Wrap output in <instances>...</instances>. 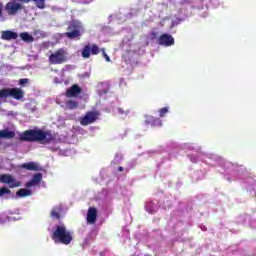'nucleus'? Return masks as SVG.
<instances>
[{
  "label": "nucleus",
  "instance_id": "dca6fc26",
  "mask_svg": "<svg viewBox=\"0 0 256 256\" xmlns=\"http://www.w3.org/2000/svg\"><path fill=\"white\" fill-rule=\"evenodd\" d=\"M15 137V132L9 129L0 130V139H13Z\"/></svg>",
  "mask_w": 256,
  "mask_h": 256
},
{
  "label": "nucleus",
  "instance_id": "9d476101",
  "mask_svg": "<svg viewBox=\"0 0 256 256\" xmlns=\"http://www.w3.org/2000/svg\"><path fill=\"white\" fill-rule=\"evenodd\" d=\"M81 93H83L81 87H79V85L77 84H73L70 88L66 90L65 96L68 98L77 97L81 95Z\"/></svg>",
  "mask_w": 256,
  "mask_h": 256
},
{
  "label": "nucleus",
  "instance_id": "423d86ee",
  "mask_svg": "<svg viewBox=\"0 0 256 256\" xmlns=\"http://www.w3.org/2000/svg\"><path fill=\"white\" fill-rule=\"evenodd\" d=\"M4 9H5L7 15H9L10 17H13V16L17 15L19 13V11H21L23 9V4L17 3L15 1H10V2L6 3Z\"/></svg>",
  "mask_w": 256,
  "mask_h": 256
},
{
  "label": "nucleus",
  "instance_id": "cd10ccee",
  "mask_svg": "<svg viewBox=\"0 0 256 256\" xmlns=\"http://www.w3.org/2000/svg\"><path fill=\"white\" fill-rule=\"evenodd\" d=\"M150 35H151L152 39H157L159 33H157V32H151Z\"/></svg>",
  "mask_w": 256,
  "mask_h": 256
},
{
  "label": "nucleus",
  "instance_id": "f03ea898",
  "mask_svg": "<svg viewBox=\"0 0 256 256\" xmlns=\"http://www.w3.org/2000/svg\"><path fill=\"white\" fill-rule=\"evenodd\" d=\"M54 243H61L62 245H71L73 241V232L67 229V226L60 223L54 227V231L51 235Z\"/></svg>",
  "mask_w": 256,
  "mask_h": 256
},
{
  "label": "nucleus",
  "instance_id": "39448f33",
  "mask_svg": "<svg viewBox=\"0 0 256 256\" xmlns=\"http://www.w3.org/2000/svg\"><path fill=\"white\" fill-rule=\"evenodd\" d=\"M83 29V25L81 22L77 20H72L68 27L67 31L65 32L64 35L67 37V39H77L81 37V30Z\"/></svg>",
  "mask_w": 256,
  "mask_h": 256
},
{
  "label": "nucleus",
  "instance_id": "ddd939ff",
  "mask_svg": "<svg viewBox=\"0 0 256 256\" xmlns=\"http://www.w3.org/2000/svg\"><path fill=\"white\" fill-rule=\"evenodd\" d=\"M19 34L13 32L11 30L2 31L1 39L4 41H13V39H17Z\"/></svg>",
  "mask_w": 256,
  "mask_h": 256
},
{
  "label": "nucleus",
  "instance_id": "393cba45",
  "mask_svg": "<svg viewBox=\"0 0 256 256\" xmlns=\"http://www.w3.org/2000/svg\"><path fill=\"white\" fill-rule=\"evenodd\" d=\"M167 113H169V108H167V107H164V108L159 110L160 117H163L164 115H167Z\"/></svg>",
  "mask_w": 256,
  "mask_h": 256
},
{
  "label": "nucleus",
  "instance_id": "0eeeda50",
  "mask_svg": "<svg viewBox=\"0 0 256 256\" xmlns=\"http://www.w3.org/2000/svg\"><path fill=\"white\" fill-rule=\"evenodd\" d=\"M99 53H101V49H99V46H97L96 44H87L82 50V57L84 59H89L91 55H99Z\"/></svg>",
  "mask_w": 256,
  "mask_h": 256
},
{
  "label": "nucleus",
  "instance_id": "c85d7f7f",
  "mask_svg": "<svg viewBox=\"0 0 256 256\" xmlns=\"http://www.w3.org/2000/svg\"><path fill=\"white\" fill-rule=\"evenodd\" d=\"M20 3H31V0H20Z\"/></svg>",
  "mask_w": 256,
  "mask_h": 256
},
{
  "label": "nucleus",
  "instance_id": "2f4dec72",
  "mask_svg": "<svg viewBox=\"0 0 256 256\" xmlns=\"http://www.w3.org/2000/svg\"><path fill=\"white\" fill-rule=\"evenodd\" d=\"M144 256H151V255H149V254H146V255H144Z\"/></svg>",
  "mask_w": 256,
  "mask_h": 256
},
{
  "label": "nucleus",
  "instance_id": "6ab92c4d",
  "mask_svg": "<svg viewBox=\"0 0 256 256\" xmlns=\"http://www.w3.org/2000/svg\"><path fill=\"white\" fill-rule=\"evenodd\" d=\"M20 38L25 43H33L35 41V38L31 34H29L28 32L21 33Z\"/></svg>",
  "mask_w": 256,
  "mask_h": 256
},
{
  "label": "nucleus",
  "instance_id": "bb28decb",
  "mask_svg": "<svg viewBox=\"0 0 256 256\" xmlns=\"http://www.w3.org/2000/svg\"><path fill=\"white\" fill-rule=\"evenodd\" d=\"M25 83H29V79L23 78L19 80V85H25Z\"/></svg>",
  "mask_w": 256,
  "mask_h": 256
},
{
  "label": "nucleus",
  "instance_id": "2eb2a0df",
  "mask_svg": "<svg viewBox=\"0 0 256 256\" xmlns=\"http://www.w3.org/2000/svg\"><path fill=\"white\" fill-rule=\"evenodd\" d=\"M145 124L148 127H159L161 126V119L155 118L153 116H148L145 120Z\"/></svg>",
  "mask_w": 256,
  "mask_h": 256
},
{
  "label": "nucleus",
  "instance_id": "a211bd4d",
  "mask_svg": "<svg viewBox=\"0 0 256 256\" xmlns=\"http://www.w3.org/2000/svg\"><path fill=\"white\" fill-rule=\"evenodd\" d=\"M2 197H5V199H11V189L7 186L0 188V199H2Z\"/></svg>",
  "mask_w": 256,
  "mask_h": 256
},
{
  "label": "nucleus",
  "instance_id": "a878e982",
  "mask_svg": "<svg viewBox=\"0 0 256 256\" xmlns=\"http://www.w3.org/2000/svg\"><path fill=\"white\" fill-rule=\"evenodd\" d=\"M101 51H102L103 57H104V59H106L107 63H111V58L109 57V55H107V53H105V48H102Z\"/></svg>",
  "mask_w": 256,
  "mask_h": 256
},
{
  "label": "nucleus",
  "instance_id": "f3484780",
  "mask_svg": "<svg viewBox=\"0 0 256 256\" xmlns=\"http://www.w3.org/2000/svg\"><path fill=\"white\" fill-rule=\"evenodd\" d=\"M33 195V192L29 189L21 188L16 192V197H31Z\"/></svg>",
  "mask_w": 256,
  "mask_h": 256
},
{
  "label": "nucleus",
  "instance_id": "4be33fe9",
  "mask_svg": "<svg viewBox=\"0 0 256 256\" xmlns=\"http://www.w3.org/2000/svg\"><path fill=\"white\" fill-rule=\"evenodd\" d=\"M12 179H13V176L9 174L0 175V183H6L7 185H9V183L12 182Z\"/></svg>",
  "mask_w": 256,
  "mask_h": 256
},
{
  "label": "nucleus",
  "instance_id": "6e6552de",
  "mask_svg": "<svg viewBox=\"0 0 256 256\" xmlns=\"http://www.w3.org/2000/svg\"><path fill=\"white\" fill-rule=\"evenodd\" d=\"M99 118V112L97 111H88L84 117L80 119V124L83 126L91 125L95 123Z\"/></svg>",
  "mask_w": 256,
  "mask_h": 256
},
{
  "label": "nucleus",
  "instance_id": "c756f323",
  "mask_svg": "<svg viewBox=\"0 0 256 256\" xmlns=\"http://www.w3.org/2000/svg\"><path fill=\"white\" fill-rule=\"evenodd\" d=\"M118 171H120V172H121V171H124L123 167H121V166L118 167Z\"/></svg>",
  "mask_w": 256,
  "mask_h": 256
},
{
  "label": "nucleus",
  "instance_id": "f257e3e1",
  "mask_svg": "<svg viewBox=\"0 0 256 256\" xmlns=\"http://www.w3.org/2000/svg\"><path fill=\"white\" fill-rule=\"evenodd\" d=\"M20 141L26 143H40V145H51L57 141V136L51 130L29 129L19 136Z\"/></svg>",
  "mask_w": 256,
  "mask_h": 256
},
{
  "label": "nucleus",
  "instance_id": "412c9836",
  "mask_svg": "<svg viewBox=\"0 0 256 256\" xmlns=\"http://www.w3.org/2000/svg\"><path fill=\"white\" fill-rule=\"evenodd\" d=\"M66 109H69L72 111L73 109H77L79 107V102H76L74 100H68L65 104Z\"/></svg>",
  "mask_w": 256,
  "mask_h": 256
},
{
  "label": "nucleus",
  "instance_id": "aec40b11",
  "mask_svg": "<svg viewBox=\"0 0 256 256\" xmlns=\"http://www.w3.org/2000/svg\"><path fill=\"white\" fill-rule=\"evenodd\" d=\"M61 211H62L61 206H57L53 208L50 213L52 219H61Z\"/></svg>",
  "mask_w": 256,
  "mask_h": 256
},
{
  "label": "nucleus",
  "instance_id": "7ed1b4c3",
  "mask_svg": "<svg viewBox=\"0 0 256 256\" xmlns=\"http://www.w3.org/2000/svg\"><path fill=\"white\" fill-rule=\"evenodd\" d=\"M11 97L16 101H21L25 97V91L21 88H2L0 89V103H7V99Z\"/></svg>",
  "mask_w": 256,
  "mask_h": 256
},
{
  "label": "nucleus",
  "instance_id": "20e7f679",
  "mask_svg": "<svg viewBox=\"0 0 256 256\" xmlns=\"http://www.w3.org/2000/svg\"><path fill=\"white\" fill-rule=\"evenodd\" d=\"M48 61L50 65H63L69 61V53L67 50L60 48L49 55Z\"/></svg>",
  "mask_w": 256,
  "mask_h": 256
},
{
  "label": "nucleus",
  "instance_id": "b1692460",
  "mask_svg": "<svg viewBox=\"0 0 256 256\" xmlns=\"http://www.w3.org/2000/svg\"><path fill=\"white\" fill-rule=\"evenodd\" d=\"M38 9H45V0H33Z\"/></svg>",
  "mask_w": 256,
  "mask_h": 256
},
{
  "label": "nucleus",
  "instance_id": "7c9ffc66",
  "mask_svg": "<svg viewBox=\"0 0 256 256\" xmlns=\"http://www.w3.org/2000/svg\"><path fill=\"white\" fill-rule=\"evenodd\" d=\"M3 15V9L0 7V17Z\"/></svg>",
  "mask_w": 256,
  "mask_h": 256
},
{
  "label": "nucleus",
  "instance_id": "4468645a",
  "mask_svg": "<svg viewBox=\"0 0 256 256\" xmlns=\"http://www.w3.org/2000/svg\"><path fill=\"white\" fill-rule=\"evenodd\" d=\"M21 169H26V171H41V167L36 162L23 163Z\"/></svg>",
  "mask_w": 256,
  "mask_h": 256
},
{
  "label": "nucleus",
  "instance_id": "1a4fd4ad",
  "mask_svg": "<svg viewBox=\"0 0 256 256\" xmlns=\"http://www.w3.org/2000/svg\"><path fill=\"white\" fill-rule=\"evenodd\" d=\"M158 43L163 47H171L175 45V38H173L171 34L164 33L160 35Z\"/></svg>",
  "mask_w": 256,
  "mask_h": 256
},
{
  "label": "nucleus",
  "instance_id": "5701e85b",
  "mask_svg": "<svg viewBox=\"0 0 256 256\" xmlns=\"http://www.w3.org/2000/svg\"><path fill=\"white\" fill-rule=\"evenodd\" d=\"M10 189H15L16 187H21V182L16 181L15 178L12 177V182H8Z\"/></svg>",
  "mask_w": 256,
  "mask_h": 256
},
{
  "label": "nucleus",
  "instance_id": "9b49d317",
  "mask_svg": "<svg viewBox=\"0 0 256 256\" xmlns=\"http://www.w3.org/2000/svg\"><path fill=\"white\" fill-rule=\"evenodd\" d=\"M43 181V174L37 173L34 174L32 179L26 183L27 189H31V187H35V185H39Z\"/></svg>",
  "mask_w": 256,
  "mask_h": 256
},
{
  "label": "nucleus",
  "instance_id": "f8f14e48",
  "mask_svg": "<svg viewBox=\"0 0 256 256\" xmlns=\"http://www.w3.org/2000/svg\"><path fill=\"white\" fill-rule=\"evenodd\" d=\"M86 219H87V223H89L90 225H93L94 223H96L97 222V208L90 207L88 209Z\"/></svg>",
  "mask_w": 256,
  "mask_h": 256
}]
</instances>
